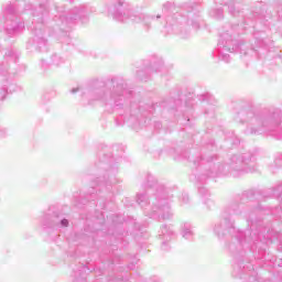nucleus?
I'll return each mask as SVG.
<instances>
[{
    "label": "nucleus",
    "mask_w": 282,
    "mask_h": 282,
    "mask_svg": "<svg viewBox=\"0 0 282 282\" xmlns=\"http://www.w3.org/2000/svg\"><path fill=\"white\" fill-rule=\"evenodd\" d=\"M281 195H282V184L278 185L273 189H268L267 192H264L262 194V198L268 199V197H276V199H279V197H281Z\"/></svg>",
    "instance_id": "f3484780"
},
{
    "label": "nucleus",
    "mask_w": 282,
    "mask_h": 282,
    "mask_svg": "<svg viewBox=\"0 0 282 282\" xmlns=\"http://www.w3.org/2000/svg\"><path fill=\"white\" fill-rule=\"evenodd\" d=\"M223 4L228 8L229 14L231 17L241 19L242 25H246L248 23V21H250V23H252L250 18H246V15H243V11H239V10L236 9L235 1L228 0V1L224 2Z\"/></svg>",
    "instance_id": "2eb2a0df"
},
{
    "label": "nucleus",
    "mask_w": 282,
    "mask_h": 282,
    "mask_svg": "<svg viewBox=\"0 0 282 282\" xmlns=\"http://www.w3.org/2000/svg\"><path fill=\"white\" fill-rule=\"evenodd\" d=\"M205 113H210V111H208V109L205 110Z\"/></svg>",
    "instance_id": "f704fd0d"
},
{
    "label": "nucleus",
    "mask_w": 282,
    "mask_h": 282,
    "mask_svg": "<svg viewBox=\"0 0 282 282\" xmlns=\"http://www.w3.org/2000/svg\"><path fill=\"white\" fill-rule=\"evenodd\" d=\"M227 138V142H231V144L234 147H237V144H239V142H241L235 134V132H231V135H226Z\"/></svg>",
    "instance_id": "412c9836"
},
{
    "label": "nucleus",
    "mask_w": 282,
    "mask_h": 282,
    "mask_svg": "<svg viewBox=\"0 0 282 282\" xmlns=\"http://www.w3.org/2000/svg\"><path fill=\"white\" fill-rule=\"evenodd\" d=\"M181 235L183 239L187 241H193L195 239V231L193 230V225L191 223H183L181 225Z\"/></svg>",
    "instance_id": "dca6fc26"
},
{
    "label": "nucleus",
    "mask_w": 282,
    "mask_h": 282,
    "mask_svg": "<svg viewBox=\"0 0 282 282\" xmlns=\"http://www.w3.org/2000/svg\"><path fill=\"white\" fill-rule=\"evenodd\" d=\"M52 65H55V67H61L65 63V57L58 54H53L51 56Z\"/></svg>",
    "instance_id": "6ab92c4d"
},
{
    "label": "nucleus",
    "mask_w": 282,
    "mask_h": 282,
    "mask_svg": "<svg viewBox=\"0 0 282 282\" xmlns=\"http://www.w3.org/2000/svg\"><path fill=\"white\" fill-rule=\"evenodd\" d=\"M129 270H135V267L133 264L128 265Z\"/></svg>",
    "instance_id": "7c9ffc66"
},
{
    "label": "nucleus",
    "mask_w": 282,
    "mask_h": 282,
    "mask_svg": "<svg viewBox=\"0 0 282 282\" xmlns=\"http://www.w3.org/2000/svg\"><path fill=\"white\" fill-rule=\"evenodd\" d=\"M8 133V130L6 128L0 127V138H3Z\"/></svg>",
    "instance_id": "bb28decb"
},
{
    "label": "nucleus",
    "mask_w": 282,
    "mask_h": 282,
    "mask_svg": "<svg viewBox=\"0 0 282 282\" xmlns=\"http://www.w3.org/2000/svg\"><path fill=\"white\" fill-rule=\"evenodd\" d=\"M209 15L213 19H216L217 21H221V19H224V9L223 8L213 9L209 12Z\"/></svg>",
    "instance_id": "aec40b11"
},
{
    "label": "nucleus",
    "mask_w": 282,
    "mask_h": 282,
    "mask_svg": "<svg viewBox=\"0 0 282 282\" xmlns=\"http://www.w3.org/2000/svg\"><path fill=\"white\" fill-rule=\"evenodd\" d=\"M209 109H210V111H213V109H214V108H213V107H210Z\"/></svg>",
    "instance_id": "c9c22d12"
},
{
    "label": "nucleus",
    "mask_w": 282,
    "mask_h": 282,
    "mask_svg": "<svg viewBox=\"0 0 282 282\" xmlns=\"http://www.w3.org/2000/svg\"><path fill=\"white\" fill-rule=\"evenodd\" d=\"M44 226L46 228H67L69 226V220L58 212L48 213L44 218Z\"/></svg>",
    "instance_id": "f8f14e48"
},
{
    "label": "nucleus",
    "mask_w": 282,
    "mask_h": 282,
    "mask_svg": "<svg viewBox=\"0 0 282 282\" xmlns=\"http://www.w3.org/2000/svg\"><path fill=\"white\" fill-rule=\"evenodd\" d=\"M235 122L247 124L245 135H261L268 133L275 140H282V110L270 108L268 111H257L253 108H241L234 116Z\"/></svg>",
    "instance_id": "39448f33"
},
{
    "label": "nucleus",
    "mask_w": 282,
    "mask_h": 282,
    "mask_svg": "<svg viewBox=\"0 0 282 282\" xmlns=\"http://www.w3.org/2000/svg\"><path fill=\"white\" fill-rule=\"evenodd\" d=\"M281 162H282V153H278L274 159L275 166H281Z\"/></svg>",
    "instance_id": "b1692460"
},
{
    "label": "nucleus",
    "mask_w": 282,
    "mask_h": 282,
    "mask_svg": "<svg viewBox=\"0 0 282 282\" xmlns=\"http://www.w3.org/2000/svg\"><path fill=\"white\" fill-rule=\"evenodd\" d=\"M276 14L280 19H282V14H281V11H276Z\"/></svg>",
    "instance_id": "2f4dec72"
},
{
    "label": "nucleus",
    "mask_w": 282,
    "mask_h": 282,
    "mask_svg": "<svg viewBox=\"0 0 282 282\" xmlns=\"http://www.w3.org/2000/svg\"><path fill=\"white\" fill-rule=\"evenodd\" d=\"M87 270H89L87 267L83 265L82 270L79 272H87Z\"/></svg>",
    "instance_id": "c756f323"
},
{
    "label": "nucleus",
    "mask_w": 282,
    "mask_h": 282,
    "mask_svg": "<svg viewBox=\"0 0 282 282\" xmlns=\"http://www.w3.org/2000/svg\"><path fill=\"white\" fill-rule=\"evenodd\" d=\"M82 281L85 282V275L82 276Z\"/></svg>",
    "instance_id": "72a5a7b5"
},
{
    "label": "nucleus",
    "mask_w": 282,
    "mask_h": 282,
    "mask_svg": "<svg viewBox=\"0 0 282 282\" xmlns=\"http://www.w3.org/2000/svg\"><path fill=\"white\" fill-rule=\"evenodd\" d=\"M41 67L42 69H47L50 67V64L45 59H41Z\"/></svg>",
    "instance_id": "393cba45"
},
{
    "label": "nucleus",
    "mask_w": 282,
    "mask_h": 282,
    "mask_svg": "<svg viewBox=\"0 0 282 282\" xmlns=\"http://www.w3.org/2000/svg\"><path fill=\"white\" fill-rule=\"evenodd\" d=\"M253 18L256 19V25L253 26V39L256 40L258 47H265V31L268 30V21L272 19V13L265 10V7L261 8V12H254Z\"/></svg>",
    "instance_id": "9d476101"
},
{
    "label": "nucleus",
    "mask_w": 282,
    "mask_h": 282,
    "mask_svg": "<svg viewBox=\"0 0 282 282\" xmlns=\"http://www.w3.org/2000/svg\"><path fill=\"white\" fill-rule=\"evenodd\" d=\"M198 99L202 102H210V94H203V95L198 96Z\"/></svg>",
    "instance_id": "5701e85b"
},
{
    "label": "nucleus",
    "mask_w": 282,
    "mask_h": 282,
    "mask_svg": "<svg viewBox=\"0 0 282 282\" xmlns=\"http://www.w3.org/2000/svg\"><path fill=\"white\" fill-rule=\"evenodd\" d=\"M56 14L50 18L47 0H21L10 2L2 8L0 15V36H17L25 30V22L21 20L23 12L31 10L33 17L31 30L33 36L26 42L28 52H47L50 42L45 36V29L50 36H56L61 43L69 45L72 37L69 30L76 23H87L89 21V8L85 4L66 10L65 4L55 3Z\"/></svg>",
    "instance_id": "f257e3e1"
},
{
    "label": "nucleus",
    "mask_w": 282,
    "mask_h": 282,
    "mask_svg": "<svg viewBox=\"0 0 282 282\" xmlns=\"http://www.w3.org/2000/svg\"><path fill=\"white\" fill-rule=\"evenodd\" d=\"M153 281H154V282H160V279L154 278Z\"/></svg>",
    "instance_id": "473e14b6"
},
{
    "label": "nucleus",
    "mask_w": 282,
    "mask_h": 282,
    "mask_svg": "<svg viewBox=\"0 0 282 282\" xmlns=\"http://www.w3.org/2000/svg\"><path fill=\"white\" fill-rule=\"evenodd\" d=\"M108 14L119 23H127V21L142 23L147 31L155 28L163 34H178L181 39H188L191 28L199 30L202 23V13L197 8L187 7L181 12L173 13V3L171 2L163 4L162 14L147 15L130 10L129 3L124 0H118L108 8Z\"/></svg>",
    "instance_id": "f03ea898"
},
{
    "label": "nucleus",
    "mask_w": 282,
    "mask_h": 282,
    "mask_svg": "<svg viewBox=\"0 0 282 282\" xmlns=\"http://www.w3.org/2000/svg\"><path fill=\"white\" fill-rule=\"evenodd\" d=\"M175 237V231L169 225H162L159 231V239H161V250L169 252L171 250V241Z\"/></svg>",
    "instance_id": "4468645a"
},
{
    "label": "nucleus",
    "mask_w": 282,
    "mask_h": 282,
    "mask_svg": "<svg viewBox=\"0 0 282 282\" xmlns=\"http://www.w3.org/2000/svg\"><path fill=\"white\" fill-rule=\"evenodd\" d=\"M93 100H98L107 109L119 112L116 118L117 127L128 122L130 127L147 126L145 115L140 111V106L133 101V91L128 90L124 79L113 77L104 88L91 90Z\"/></svg>",
    "instance_id": "7ed1b4c3"
},
{
    "label": "nucleus",
    "mask_w": 282,
    "mask_h": 282,
    "mask_svg": "<svg viewBox=\"0 0 282 282\" xmlns=\"http://www.w3.org/2000/svg\"><path fill=\"white\" fill-rule=\"evenodd\" d=\"M154 128H155V129H162V123H161L160 121H156V122L154 123Z\"/></svg>",
    "instance_id": "cd10ccee"
},
{
    "label": "nucleus",
    "mask_w": 282,
    "mask_h": 282,
    "mask_svg": "<svg viewBox=\"0 0 282 282\" xmlns=\"http://www.w3.org/2000/svg\"><path fill=\"white\" fill-rule=\"evenodd\" d=\"M98 169L97 177L93 181V187L90 192V197L94 199L96 194V186L100 191L109 192L111 186L116 184V175L118 174V166L113 165V156L111 154H104L102 159L96 164Z\"/></svg>",
    "instance_id": "6e6552de"
},
{
    "label": "nucleus",
    "mask_w": 282,
    "mask_h": 282,
    "mask_svg": "<svg viewBox=\"0 0 282 282\" xmlns=\"http://www.w3.org/2000/svg\"><path fill=\"white\" fill-rule=\"evenodd\" d=\"M19 61V52L13 47L6 48L0 43V100H6V94H12L15 86L8 82V75L10 74V63H17ZM9 85V86H8Z\"/></svg>",
    "instance_id": "1a4fd4ad"
},
{
    "label": "nucleus",
    "mask_w": 282,
    "mask_h": 282,
    "mask_svg": "<svg viewBox=\"0 0 282 282\" xmlns=\"http://www.w3.org/2000/svg\"><path fill=\"white\" fill-rule=\"evenodd\" d=\"M161 107H165L166 109H172L176 112L183 113L184 118H187V122L188 120H191L188 118V111H193V101L188 100L185 101L184 105L182 104V100L178 99H170L167 101H162Z\"/></svg>",
    "instance_id": "9b49d317"
},
{
    "label": "nucleus",
    "mask_w": 282,
    "mask_h": 282,
    "mask_svg": "<svg viewBox=\"0 0 282 282\" xmlns=\"http://www.w3.org/2000/svg\"><path fill=\"white\" fill-rule=\"evenodd\" d=\"M180 202L182 205L184 204H188V202H191V198L188 197L187 193H182L181 197H180Z\"/></svg>",
    "instance_id": "4be33fe9"
},
{
    "label": "nucleus",
    "mask_w": 282,
    "mask_h": 282,
    "mask_svg": "<svg viewBox=\"0 0 282 282\" xmlns=\"http://www.w3.org/2000/svg\"><path fill=\"white\" fill-rule=\"evenodd\" d=\"M151 72H166L164 61L158 57L152 59L149 67H147L144 70L137 72V78H139V80H149V74H151Z\"/></svg>",
    "instance_id": "ddd939ff"
},
{
    "label": "nucleus",
    "mask_w": 282,
    "mask_h": 282,
    "mask_svg": "<svg viewBox=\"0 0 282 282\" xmlns=\"http://www.w3.org/2000/svg\"><path fill=\"white\" fill-rule=\"evenodd\" d=\"M77 91H80V88H73V89L70 90V93H73V94H77Z\"/></svg>",
    "instance_id": "c85d7f7f"
},
{
    "label": "nucleus",
    "mask_w": 282,
    "mask_h": 282,
    "mask_svg": "<svg viewBox=\"0 0 282 282\" xmlns=\"http://www.w3.org/2000/svg\"><path fill=\"white\" fill-rule=\"evenodd\" d=\"M214 150L215 141H210L202 150L200 158L194 160V166H198L199 171H204L206 177H218V175L241 177L246 173H254L257 171V158L250 152L232 154L224 164L219 155L213 152Z\"/></svg>",
    "instance_id": "20e7f679"
},
{
    "label": "nucleus",
    "mask_w": 282,
    "mask_h": 282,
    "mask_svg": "<svg viewBox=\"0 0 282 282\" xmlns=\"http://www.w3.org/2000/svg\"><path fill=\"white\" fill-rule=\"evenodd\" d=\"M42 100L44 102H50V94L48 93H45L43 96H42Z\"/></svg>",
    "instance_id": "a878e982"
},
{
    "label": "nucleus",
    "mask_w": 282,
    "mask_h": 282,
    "mask_svg": "<svg viewBox=\"0 0 282 282\" xmlns=\"http://www.w3.org/2000/svg\"><path fill=\"white\" fill-rule=\"evenodd\" d=\"M247 30L248 26H243V24L226 23L223 25L219 30V40L214 56L224 63H230V54L234 52H240L243 56H248L250 53L254 54V48L243 50V41L239 40V36Z\"/></svg>",
    "instance_id": "0eeeda50"
},
{
    "label": "nucleus",
    "mask_w": 282,
    "mask_h": 282,
    "mask_svg": "<svg viewBox=\"0 0 282 282\" xmlns=\"http://www.w3.org/2000/svg\"><path fill=\"white\" fill-rule=\"evenodd\" d=\"M198 193L202 195V197H205L204 204L207 206H213V200L208 199L207 197H210V192H208V188L205 186L198 187Z\"/></svg>",
    "instance_id": "a211bd4d"
},
{
    "label": "nucleus",
    "mask_w": 282,
    "mask_h": 282,
    "mask_svg": "<svg viewBox=\"0 0 282 282\" xmlns=\"http://www.w3.org/2000/svg\"><path fill=\"white\" fill-rule=\"evenodd\" d=\"M147 188H153L154 193L151 194V189H148L147 193L137 194V204H139L141 208H147V206L151 204L149 210H143L145 217L156 219L158 221L173 219V210L171 209L173 189L158 183V180L152 174H148L147 176ZM149 195H151L150 198Z\"/></svg>",
    "instance_id": "423d86ee"
}]
</instances>
